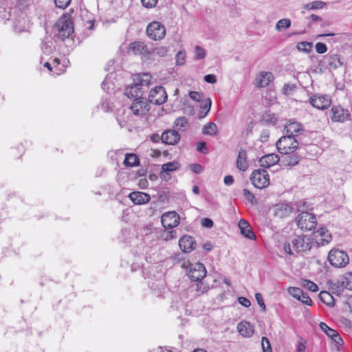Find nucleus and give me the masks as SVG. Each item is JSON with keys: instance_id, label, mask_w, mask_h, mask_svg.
<instances>
[{"instance_id": "393cba45", "label": "nucleus", "mask_w": 352, "mask_h": 352, "mask_svg": "<svg viewBox=\"0 0 352 352\" xmlns=\"http://www.w3.org/2000/svg\"><path fill=\"white\" fill-rule=\"evenodd\" d=\"M239 228L241 230V233L245 237L254 240L256 239V235L254 233L252 227L244 219H241L239 222Z\"/></svg>"}, {"instance_id": "0eeeda50", "label": "nucleus", "mask_w": 352, "mask_h": 352, "mask_svg": "<svg viewBox=\"0 0 352 352\" xmlns=\"http://www.w3.org/2000/svg\"><path fill=\"white\" fill-rule=\"evenodd\" d=\"M251 181L257 188H264L270 184V176L265 169H257L252 172Z\"/></svg>"}, {"instance_id": "5701e85b", "label": "nucleus", "mask_w": 352, "mask_h": 352, "mask_svg": "<svg viewBox=\"0 0 352 352\" xmlns=\"http://www.w3.org/2000/svg\"><path fill=\"white\" fill-rule=\"evenodd\" d=\"M320 329L329 337L331 338L336 344H340L342 342V339L340 336L338 334L337 331L329 327L324 322H320L319 324Z\"/></svg>"}, {"instance_id": "f03ea898", "label": "nucleus", "mask_w": 352, "mask_h": 352, "mask_svg": "<svg viewBox=\"0 0 352 352\" xmlns=\"http://www.w3.org/2000/svg\"><path fill=\"white\" fill-rule=\"evenodd\" d=\"M182 267L188 270V276L193 281L202 280L206 275V270L201 263H191L189 261H184Z\"/></svg>"}, {"instance_id": "5fc2aeb1", "label": "nucleus", "mask_w": 352, "mask_h": 352, "mask_svg": "<svg viewBox=\"0 0 352 352\" xmlns=\"http://www.w3.org/2000/svg\"><path fill=\"white\" fill-rule=\"evenodd\" d=\"M190 169L196 174H200L203 172L204 168L199 164H192L190 165Z\"/></svg>"}, {"instance_id": "9d476101", "label": "nucleus", "mask_w": 352, "mask_h": 352, "mask_svg": "<svg viewBox=\"0 0 352 352\" xmlns=\"http://www.w3.org/2000/svg\"><path fill=\"white\" fill-rule=\"evenodd\" d=\"M331 119L334 122H345L351 118V113L347 109L341 105H333L331 109Z\"/></svg>"}, {"instance_id": "0e129e2a", "label": "nucleus", "mask_w": 352, "mask_h": 352, "mask_svg": "<svg viewBox=\"0 0 352 352\" xmlns=\"http://www.w3.org/2000/svg\"><path fill=\"white\" fill-rule=\"evenodd\" d=\"M204 80L208 83L214 84L217 82V78L214 74H207L204 76Z\"/></svg>"}, {"instance_id": "c9c22d12", "label": "nucleus", "mask_w": 352, "mask_h": 352, "mask_svg": "<svg viewBox=\"0 0 352 352\" xmlns=\"http://www.w3.org/2000/svg\"><path fill=\"white\" fill-rule=\"evenodd\" d=\"M327 63L330 69H336L340 67L342 63L340 60V58L338 55H333L328 58Z\"/></svg>"}, {"instance_id": "69168bd1", "label": "nucleus", "mask_w": 352, "mask_h": 352, "mask_svg": "<svg viewBox=\"0 0 352 352\" xmlns=\"http://www.w3.org/2000/svg\"><path fill=\"white\" fill-rule=\"evenodd\" d=\"M238 301L242 306L245 307H249L251 305L250 300L245 297H239Z\"/></svg>"}, {"instance_id": "20e7f679", "label": "nucleus", "mask_w": 352, "mask_h": 352, "mask_svg": "<svg viewBox=\"0 0 352 352\" xmlns=\"http://www.w3.org/2000/svg\"><path fill=\"white\" fill-rule=\"evenodd\" d=\"M296 222L299 228L303 230H311L316 226V217L309 212H302L296 218Z\"/></svg>"}, {"instance_id": "f3484780", "label": "nucleus", "mask_w": 352, "mask_h": 352, "mask_svg": "<svg viewBox=\"0 0 352 352\" xmlns=\"http://www.w3.org/2000/svg\"><path fill=\"white\" fill-rule=\"evenodd\" d=\"M161 140L163 143L168 145H175L180 140V135L176 130H166L162 134Z\"/></svg>"}, {"instance_id": "2eb2a0df", "label": "nucleus", "mask_w": 352, "mask_h": 352, "mask_svg": "<svg viewBox=\"0 0 352 352\" xmlns=\"http://www.w3.org/2000/svg\"><path fill=\"white\" fill-rule=\"evenodd\" d=\"M274 214L278 218L288 217L293 210V207L289 203H278L273 208Z\"/></svg>"}, {"instance_id": "6e6d98bb", "label": "nucleus", "mask_w": 352, "mask_h": 352, "mask_svg": "<svg viewBox=\"0 0 352 352\" xmlns=\"http://www.w3.org/2000/svg\"><path fill=\"white\" fill-rule=\"evenodd\" d=\"M101 87L105 91H109L111 89L110 77L107 76L105 78L101 84Z\"/></svg>"}, {"instance_id": "37998d69", "label": "nucleus", "mask_w": 352, "mask_h": 352, "mask_svg": "<svg viewBox=\"0 0 352 352\" xmlns=\"http://www.w3.org/2000/svg\"><path fill=\"white\" fill-rule=\"evenodd\" d=\"M326 3L321 1H316L309 3L305 6V8L307 10H316L322 8Z\"/></svg>"}, {"instance_id": "a211bd4d", "label": "nucleus", "mask_w": 352, "mask_h": 352, "mask_svg": "<svg viewBox=\"0 0 352 352\" xmlns=\"http://www.w3.org/2000/svg\"><path fill=\"white\" fill-rule=\"evenodd\" d=\"M30 23L28 17L23 13H21L14 21V28L16 32L28 31L30 28Z\"/></svg>"}, {"instance_id": "f8f14e48", "label": "nucleus", "mask_w": 352, "mask_h": 352, "mask_svg": "<svg viewBox=\"0 0 352 352\" xmlns=\"http://www.w3.org/2000/svg\"><path fill=\"white\" fill-rule=\"evenodd\" d=\"M309 103L315 108L324 110L329 108L331 100L327 95L315 94L309 99Z\"/></svg>"}, {"instance_id": "6e6552de", "label": "nucleus", "mask_w": 352, "mask_h": 352, "mask_svg": "<svg viewBox=\"0 0 352 352\" xmlns=\"http://www.w3.org/2000/svg\"><path fill=\"white\" fill-rule=\"evenodd\" d=\"M146 34L152 40H161L164 38L166 35V28L160 22L153 21L148 25Z\"/></svg>"}, {"instance_id": "412c9836", "label": "nucleus", "mask_w": 352, "mask_h": 352, "mask_svg": "<svg viewBox=\"0 0 352 352\" xmlns=\"http://www.w3.org/2000/svg\"><path fill=\"white\" fill-rule=\"evenodd\" d=\"M179 245L184 252H190L196 248V242L191 236L185 235L180 238Z\"/></svg>"}, {"instance_id": "473e14b6", "label": "nucleus", "mask_w": 352, "mask_h": 352, "mask_svg": "<svg viewBox=\"0 0 352 352\" xmlns=\"http://www.w3.org/2000/svg\"><path fill=\"white\" fill-rule=\"evenodd\" d=\"M218 127L214 122H208L202 128V133L204 135L214 136L218 133Z\"/></svg>"}, {"instance_id": "de8ad7c7", "label": "nucleus", "mask_w": 352, "mask_h": 352, "mask_svg": "<svg viewBox=\"0 0 352 352\" xmlns=\"http://www.w3.org/2000/svg\"><path fill=\"white\" fill-rule=\"evenodd\" d=\"M302 285L313 292H317L318 290V287L317 285L309 280H303Z\"/></svg>"}, {"instance_id": "49530a36", "label": "nucleus", "mask_w": 352, "mask_h": 352, "mask_svg": "<svg viewBox=\"0 0 352 352\" xmlns=\"http://www.w3.org/2000/svg\"><path fill=\"white\" fill-rule=\"evenodd\" d=\"M11 17V12L10 8H6L0 6V20L6 21L10 20Z\"/></svg>"}, {"instance_id": "c03bdc74", "label": "nucleus", "mask_w": 352, "mask_h": 352, "mask_svg": "<svg viewBox=\"0 0 352 352\" xmlns=\"http://www.w3.org/2000/svg\"><path fill=\"white\" fill-rule=\"evenodd\" d=\"M211 104H212L211 100L210 98H208L205 101L204 104L201 106V113H200L201 118H204L208 114V113L210 110Z\"/></svg>"}, {"instance_id": "b1692460", "label": "nucleus", "mask_w": 352, "mask_h": 352, "mask_svg": "<svg viewBox=\"0 0 352 352\" xmlns=\"http://www.w3.org/2000/svg\"><path fill=\"white\" fill-rule=\"evenodd\" d=\"M280 160L279 156L275 153H270L263 156L259 160L261 166L263 168H269L275 165Z\"/></svg>"}, {"instance_id": "72a5a7b5", "label": "nucleus", "mask_w": 352, "mask_h": 352, "mask_svg": "<svg viewBox=\"0 0 352 352\" xmlns=\"http://www.w3.org/2000/svg\"><path fill=\"white\" fill-rule=\"evenodd\" d=\"M140 163V159L138 156L133 153H128L125 156L124 164L126 166H136Z\"/></svg>"}, {"instance_id": "09e8293b", "label": "nucleus", "mask_w": 352, "mask_h": 352, "mask_svg": "<svg viewBox=\"0 0 352 352\" xmlns=\"http://www.w3.org/2000/svg\"><path fill=\"white\" fill-rule=\"evenodd\" d=\"M343 279L344 280L346 289L352 291V272L346 273L343 276Z\"/></svg>"}, {"instance_id": "c756f323", "label": "nucleus", "mask_w": 352, "mask_h": 352, "mask_svg": "<svg viewBox=\"0 0 352 352\" xmlns=\"http://www.w3.org/2000/svg\"><path fill=\"white\" fill-rule=\"evenodd\" d=\"M247 157L248 155L246 151L241 149L236 160V167L241 171H245L248 168Z\"/></svg>"}, {"instance_id": "c85d7f7f", "label": "nucleus", "mask_w": 352, "mask_h": 352, "mask_svg": "<svg viewBox=\"0 0 352 352\" xmlns=\"http://www.w3.org/2000/svg\"><path fill=\"white\" fill-rule=\"evenodd\" d=\"M273 80V74L270 72H262L256 77V85L260 87H265L269 85Z\"/></svg>"}, {"instance_id": "6ab92c4d", "label": "nucleus", "mask_w": 352, "mask_h": 352, "mask_svg": "<svg viewBox=\"0 0 352 352\" xmlns=\"http://www.w3.org/2000/svg\"><path fill=\"white\" fill-rule=\"evenodd\" d=\"M129 198L135 205L145 204L151 200V196L148 193L140 191L131 192Z\"/></svg>"}, {"instance_id": "774afa93", "label": "nucleus", "mask_w": 352, "mask_h": 352, "mask_svg": "<svg viewBox=\"0 0 352 352\" xmlns=\"http://www.w3.org/2000/svg\"><path fill=\"white\" fill-rule=\"evenodd\" d=\"M201 224L204 227L210 228L213 226V221L208 218H204L202 219Z\"/></svg>"}, {"instance_id": "ddd939ff", "label": "nucleus", "mask_w": 352, "mask_h": 352, "mask_svg": "<svg viewBox=\"0 0 352 352\" xmlns=\"http://www.w3.org/2000/svg\"><path fill=\"white\" fill-rule=\"evenodd\" d=\"M161 222L165 229H173L179 223V216L174 211L168 212L162 216Z\"/></svg>"}, {"instance_id": "4468645a", "label": "nucleus", "mask_w": 352, "mask_h": 352, "mask_svg": "<svg viewBox=\"0 0 352 352\" xmlns=\"http://www.w3.org/2000/svg\"><path fill=\"white\" fill-rule=\"evenodd\" d=\"M152 76L149 73H142L135 75L133 77V82L140 88L144 93L151 84Z\"/></svg>"}, {"instance_id": "9b49d317", "label": "nucleus", "mask_w": 352, "mask_h": 352, "mask_svg": "<svg viewBox=\"0 0 352 352\" xmlns=\"http://www.w3.org/2000/svg\"><path fill=\"white\" fill-rule=\"evenodd\" d=\"M167 94L162 86H157L150 91L148 101L155 104H162L167 100Z\"/></svg>"}, {"instance_id": "2f4dec72", "label": "nucleus", "mask_w": 352, "mask_h": 352, "mask_svg": "<svg viewBox=\"0 0 352 352\" xmlns=\"http://www.w3.org/2000/svg\"><path fill=\"white\" fill-rule=\"evenodd\" d=\"M146 46L142 42L135 41L129 45V50L135 54H142L146 52Z\"/></svg>"}, {"instance_id": "13d9d810", "label": "nucleus", "mask_w": 352, "mask_h": 352, "mask_svg": "<svg viewBox=\"0 0 352 352\" xmlns=\"http://www.w3.org/2000/svg\"><path fill=\"white\" fill-rule=\"evenodd\" d=\"M255 298H256V300L258 304L261 307L262 310L263 311H266V306L265 305V302H264V300L263 299L262 295L261 294H259V293H257L255 295Z\"/></svg>"}, {"instance_id": "7ed1b4c3", "label": "nucleus", "mask_w": 352, "mask_h": 352, "mask_svg": "<svg viewBox=\"0 0 352 352\" xmlns=\"http://www.w3.org/2000/svg\"><path fill=\"white\" fill-rule=\"evenodd\" d=\"M276 148L280 153L288 154L294 152L298 147V140L290 135H284L276 142Z\"/></svg>"}, {"instance_id": "338daca9", "label": "nucleus", "mask_w": 352, "mask_h": 352, "mask_svg": "<svg viewBox=\"0 0 352 352\" xmlns=\"http://www.w3.org/2000/svg\"><path fill=\"white\" fill-rule=\"evenodd\" d=\"M190 98L195 101H199L201 98V94L197 91H190L189 93Z\"/></svg>"}, {"instance_id": "a18cd8bd", "label": "nucleus", "mask_w": 352, "mask_h": 352, "mask_svg": "<svg viewBox=\"0 0 352 352\" xmlns=\"http://www.w3.org/2000/svg\"><path fill=\"white\" fill-rule=\"evenodd\" d=\"M287 292L291 296L297 300L300 299L303 293V291L301 289L295 287H289L287 289Z\"/></svg>"}, {"instance_id": "79ce46f5", "label": "nucleus", "mask_w": 352, "mask_h": 352, "mask_svg": "<svg viewBox=\"0 0 352 352\" xmlns=\"http://www.w3.org/2000/svg\"><path fill=\"white\" fill-rule=\"evenodd\" d=\"M177 237V233L175 230L173 229H165L162 234V238L164 241H169Z\"/></svg>"}, {"instance_id": "cd10ccee", "label": "nucleus", "mask_w": 352, "mask_h": 352, "mask_svg": "<svg viewBox=\"0 0 352 352\" xmlns=\"http://www.w3.org/2000/svg\"><path fill=\"white\" fill-rule=\"evenodd\" d=\"M124 94L129 98H143L142 88L138 87L134 82L126 87Z\"/></svg>"}, {"instance_id": "39448f33", "label": "nucleus", "mask_w": 352, "mask_h": 352, "mask_svg": "<svg viewBox=\"0 0 352 352\" xmlns=\"http://www.w3.org/2000/svg\"><path fill=\"white\" fill-rule=\"evenodd\" d=\"M330 264L336 267H345L349 262L347 254L340 250H331L328 255Z\"/></svg>"}, {"instance_id": "603ef678", "label": "nucleus", "mask_w": 352, "mask_h": 352, "mask_svg": "<svg viewBox=\"0 0 352 352\" xmlns=\"http://www.w3.org/2000/svg\"><path fill=\"white\" fill-rule=\"evenodd\" d=\"M71 1L72 0H54V3L56 7L65 9L69 5Z\"/></svg>"}, {"instance_id": "3c124183", "label": "nucleus", "mask_w": 352, "mask_h": 352, "mask_svg": "<svg viewBox=\"0 0 352 352\" xmlns=\"http://www.w3.org/2000/svg\"><path fill=\"white\" fill-rule=\"evenodd\" d=\"M206 56V51L204 48L197 45L195 47V58L197 59H203Z\"/></svg>"}, {"instance_id": "864d4df0", "label": "nucleus", "mask_w": 352, "mask_h": 352, "mask_svg": "<svg viewBox=\"0 0 352 352\" xmlns=\"http://www.w3.org/2000/svg\"><path fill=\"white\" fill-rule=\"evenodd\" d=\"M141 2L146 8H153L157 5L158 0H141Z\"/></svg>"}, {"instance_id": "58836bf2", "label": "nucleus", "mask_w": 352, "mask_h": 352, "mask_svg": "<svg viewBox=\"0 0 352 352\" xmlns=\"http://www.w3.org/2000/svg\"><path fill=\"white\" fill-rule=\"evenodd\" d=\"M179 166V164L177 162H170L163 164L162 166V170L169 173V172L178 169Z\"/></svg>"}, {"instance_id": "bf43d9fd", "label": "nucleus", "mask_w": 352, "mask_h": 352, "mask_svg": "<svg viewBox=\"0 0 352 352\" xmlns=\"http://www.w3.org/2000/svg\"><path fill=\"white\" fill-rule=\"evenodd\" d=\"M316 50L318 54H324L327 52V47L324 43L318 42L316 44Z\"/></svg>"}, {"instance_id": "e433bc0d", "label": "nucleus", "mask_w": 352, "mask_h": 352, "mask_svg": "<svg viewBox=\"0 0 352 352\" xmlns=\"http://www.w3.org/2000/svg\"><path fill=\"white\" fill-rule=\"evenodd\" d=\"M175 126L178 131H184L188 125V119L184 117H179L174 122Z\"/></svg>"}, {"instance_id": "aec40b11", "label": "nucleus", "mask_w": 352, "mask_h": 352, "mask_svg": "<svg viewBox=\"0 0 352 352\" xmlns=\"http://www.w3.org/2000/svg\"><path fill=\"white\" fill-rule=\"evenodd\" d=\"M331 241V235L327 229L321 228L317 231L315 243L318 247L327 245Z\"/></svg>"}, {"instance_id": "ea45409f", "label": "nucleus", "mask_w": 352, "mask_h": 352, "mask_svg": "<svg viewBox=\"0 0 352 352\" xmlns=\"http://www.w3.org/2000/svg\"><path fill=\"white\" fill-rule=\"evenodd\" d=\"M290 26L291 21L289 19H283L277 21L276 24V29L280 32L283 30L289 28Z\"/></svg>"}, {"instance_id": "a19ab883", "label": "nucleus", "mask_w": 352, "mask_h": 352, "mask_svg": "<svg viewBox=\"0 0 352 352\" xmlns=\"http://www.w3.org/2000/svg\"><path fill=\"white\" fill-rule=\"evenodd\" d=\"M41 49L43 54L49 55L52 52V43L51 41H42L41 44Z\"/></svg>"}, {"instance_id": "8fccbe9b", "label": "nucleus", "mask_w": 352, "mask_h": 352, "mask_svg": "<svg viewBox=\"0 0 352 352\" xmlns=\"http://www.w3.org/2000/svg\"><path fill=\"white\" fill-rule=\"evenodd\" d=\"M261 345L263 352H272L270 341L266 337L262 338Z\"/></svg>"}, {"instance_id": "423d86ee", "label": "nucleus", "mask_w": 352, "mask_h": 352, "mask_svg": "<svg viewBox=\"0 0 352 352\" xmlns=\"http://www.w3.org/2000/svg\"><path fill=\"white\" fill-rule=\"evenodd\" d=\"M149 109L148 101L144 98L133 99L130 106V110L132 113L139 118L145 117L149 111Z\"/></svg>"}, {"instance_id": "680f3d73", "label": "nucleus", "mask_w": 352, "mask_h": 352, "mask_svg": "<svg viewBox=\"0 0 352 352\" xmlns=\"http://www.w3.org/2000/svg\"><path fill=\"white\" fill-rule=\"evenodd\" d=\"M116 120L121 128H123L126 125L128 120L122 117V115L118 114L116 116Z\"/></svg>"}, {"instance_id": "e2e57ef3", "label": "nucleus", "mask_w": 352, "mask_h": 352, "mask_svg": "<svg viewBox=\"0 0 352 352\" xmlns=\"http://www.w3.org/2000/svg\"><path fill=\"white\" fill-rule=\"evenodd\" d=\"M243 194L244 197L252 203L254 201L255 197L254 195L248 189H243Z\"/></svg>"}, {"instance_id": "052dcab7", "label": "nucleus", "mask_w": 352, "mask_h": 352, "mask_svg": "<svg viewBox=\"0 0 352 352\" xmlns=\"http://www.w3.org/2000/svg\"><path fill=\"white\" fill-rule=\"evenodd\" d=\"M176 63L178 65H182L185 62V55L182 52H179L175 56Z\"/></svg>"}, {"instance_id": "4c0bfd02", "label": "nucleus", "mask_w": 352, "mask_h": 352, "mask_svg": "<svg viewBox=\"0 0 352 352\" xmlns=\"http://www.w3.org/2000/svg\"><path fill=\"white\" fill-rule=\"evenodd\" d=\"M313 47V43L307 41L300 42L297 44L296 48L298 51L305 53H309L311 52Z\"/></svg>"}, {"instance_id": "dca6fc26", "label": "nucleus", "mask_w": 352, "mask_h": 352, "mask_svg": "<svg viewBox=\"0 0 352 352\" xmlns=\"http://www.w3.org/2000/svg\"><path fill=\"white\" fill-rule=\"evenodd\" d=\"M285 129L288 135L298 136L304 131L303 126L301 123L294 120H289L285 125Z\"/></svg>"}, {"instance_id": "f704fd0d", "label": "nucleus", "mask_w": 352, "mask_h": 352, "mask_svg": "<svg viewBox=\"0 0 352 352\" xmlns=\"http://www.w3.org/2000/svg\"><path fill=\"white\" fill-rule=\"evenodd\" d=\"M320 299L322 302L329 306L334 305V298L332 295L326 291H322L319 294Z\"/></svg>"}, {"instance_id": "4be33fe9", "label": "nucleus", "mask_w": 352, "mask_h": 352, "mask_svg": "<svg viewBox=\"0 0 352 352\" xmlns=\"http://www.w3.org/2000/svg\"><path fill=\"white\" fill-rule=\"evenodd\" d=\"M148 286L153 294L157 297L162 296L166 292L164 282L162 280H155L148 282Z\"/></svg>"}, {"instance_id": "4d7b16f0", "label": "nucleus", "mask_w": 352, "mask_h": 352, "mask_svg": "<svg viewBox=\"0 0 352 352\" xmlns=\"http://www.w3.org/2000/svg\"><path fill=\"white\" fill-rule=\"evenodd\" d=\"M298 300L301 301L303 304L311 306L312 304V300L309 296L307 295L306 293L303 292L302 296Z\"/></svg>"}, {"instance_id": "7c9ffc66", "label": "nucleus", "mask_w": 352, "mask_h": 352, "mask_svg": "<svg viewBox=\"0 0 352 352\" xmlns=\"http://www.w3.org/2000/svg\"><path fill=\"white\" fill-rule=\"evenodd\" d=\"M282 163L285 166H294L298 164L300 157L299 155L293 152L292 153L283 154Z\"/></svg>"}, {"instance_id": "f257e3e1", "label": "nucleus", "mask_w": 352, "mask_h": 352, "mask_svg": "<svg viewBox=\"0 0 352 352\" xmlns=\"http://www.w3.org/2000/svg\"><path fill=\"white\" fill-rule=\"evenodd\" d=\"M55 30L58 38L63 41L69 38L74 32L73 22L70 16H62L56 23Z\"/></svg>"}, {"instance_id": "bb28decb", "label": "nucleus", "mask_w": 352, "mask_h": 352, "mask_svg": "<svg viewBox=\"0 0 352 352\" xmlns=\"http://www.w3.org/2000/svg\"><path fill=\"white\" fill-rule=\"evenodd\" d=\"M329 289L332 294L340 296L344 289H346L343 277L338 280L331 281L329 283Z\"/></svg>"}, {"instance_id": "a878e982", "label": "nucleus", "mask_w": 352, "mask_h": 352, "mask_svg": "<svg viewBox=\"0 0 352 352\" xmlns=\"http://www.w3.org/2000/svg\"><path fill=\"white\" fill-rule=\"evenodd\" d=\"M237 329L239 333L245 338L251 337L254 331V327L247 321H242L237 325Z\"/></svg>"}, {"instance_id": "1a4fd4ad", "label": "nucleus", "mask_w": 352, "mask_h": 352, "mask_svg": "<svg viewBox=\"0 0 352 352\" xmlns=\"http://www.w3.org/2000/svg\"><path fill=\"white\" fill-rule=\"evenodd\" d=\"M314 242L311 238L300 235L292 241V248L296 252H305L311 250Z\"/></svg>"}]
</instances>
